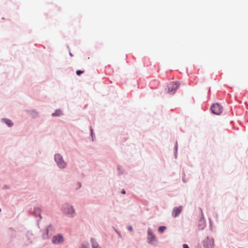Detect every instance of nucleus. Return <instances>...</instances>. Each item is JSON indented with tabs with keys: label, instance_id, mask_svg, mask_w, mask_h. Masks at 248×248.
Returning <instances> with one entry per match:
<instances>
[{
	"label": "nucleus",
	"instance_id": "14",
	"mask_svg": "<svg viewBox=\"0 0 248 248\" xmlns=\"http://www.w3.org/2000/svg\"><path fill=\"white\" fill-rule=\"evenodd\" d=\"M183 248H189L188 247V246L186 244H184V245H183Z\"/></svg>",
	"mask_w": 248,
	"mask_h": 248
},
{
	"label": "nucleus",
	"instance_id": "15",
	"mask_svg": "<svg viewBox=\"0 0 248 248\" xmlns=\"http://www.w3.org/2000/svg\"><path fill=\"white\" fill-rule=\"evenodd\" d=\"M128 229L130 231H132V227L131 226H130V227H129Z\"/></svg>",
	"mask_w": 248,
	"mask_h": 248
},
{
	"label": "nucleus",
	"instance_id": "9",
	"mask_svg": "<svg viewBox=\"0 0 248 248\" xmlns=\"http://www.w3.org/2000/svg\"><path fill=\"white\" fill-rule=\"evenodd\" d=\"M3 121L9 126H12L13 125V123L10 120L4 119Z\"/></svg>",
	"mask_w": 248,
	"mask_h": 248
},
{
	"label": "nucleus",
	"instance_id": "13",
	"mask_svg": "<svg viewBox=\"0 0 248 248\" xmlns=\"http://www.w3.org/2000/svg\"><path fill=\"white\" fill-rule=\"evenodd\" d=\"M84 72L83 71H81V70H78L76 71V74L78 75V76H80L81 74H82Z\"/></svg>",
	"mask_w": 248,
	"mask_h": 248
},
{
	"label": "nucleus",
	"instance_id": "11",
	"mask_svg": "<svg viewBox=\"0 0 248 248\" xmlns=\"http://www.w3.org/2000/svg\"><path fill=\"white\" fill-rule=\"evenodd\" d=\"M166 227L165 226H160L158 228V231L162 233L166 230Z\"/></svg>",
	"mask_w": 248,
	"mask_h": 248
},
{
	"label": "nucleus",
	"instance_id": "1",
	"mask_svg": "<svg viewBox=\"0 0 248 248\" xmlns=\"http://www.w3.org/2000/svg\"><path fill=\"white\" fill-rule=\"evenodd\" d=\"M179 86L178 82H171L168 85V93L173 94L175 93L176 90Z\"/></svg>",
	"mask_w": 248,
	"mask_h": 248
},
{
	"label": "nucleus",
	"instance_id": "6",
	"mask_svg": "<svg viewBox=\"0 0 248 248\" xmlns=\"http://www.w3.org/2000/svg\"><path fill=\"white\" fill-rule=\"evenodd\" d=\"M63 241V238L61 234L54 236L52 239V243L55 244L62 243Z\"/></svg>",
	"mask_w": 248,
	"mask_h": 248
},
{
	"label": "nucleus",
	"instance_id": "7",
	"mask_svg": "<svg viewBox=\"0 0 248 248\" xmlns=\"http://www.w3.org/2000/svg\"><path fill=\"white\" fill-rule=\"evenodd\" d=\"M148 242L150 244H153L154 242L156 240L155 237L152 232L151 229H148Z\"/></svg>",
	"mask_w": 248,
	"mask_h": 248
},
{
	"label": "nucleus",
	"instance_id": "5",
	"mask_svg": "<svg viewBox=\"0 0 248 248\" xmlns=\"http://www.w3.org/2000/svg\"><path fill=\"white\" fill-rule=\"evenodd\" d=\"M203 246L206 248H212L214 245V241L213 239L207 237L203 241Z\"/></svg>",
	"mask_w": 248,
	"mask_h": 248
},
{
	"label": "nucleus",
	"instance_id": "10",
	"mask_svg": "<svg viewBox=\"0 0 248 248\" xmlns=\"http://www.w3.org/2000/svg\"><path fill=\"white\" fill-rule=\"evenodd\" d=\"M62 114V111L60 110H56L55 112L52 114L53 116H59Z\"/></svg>",
	"mask_w": 248,
	"mask_h": 248
},
{
	"label": "nucleus",
	"instance_id": "4",
	"mask_svg": "<svg viewBox=\"0 0 248 248\" xmlns=\"http://www.w3.org/2000/svg\"><path fill=\"white\" fill-rule=\"evenodd\" d=\"M55 160L59 167L64 168L66 166V163L63 161V158L61 155H56L55 156Z\"/></svg>",
	"mask_w": 248,
	"mask_h": 248
},
{
	"label": "nucleus",
	"instance_id": "17",
	"mask_svg": "<svg viewBox=\"0 0 248 248\" xmlns=\"http://www.w3.org/2000/svg\"><path fill=\"white\" fill-rule=\"evenodd\" d=\"M117 232L118 233V234L119 235V236H121V234H120V233L119 232Z\"/></svg>",
	"mask_w": 248,
	"mask_h": 248
},
{
	"label": "nucleus",
	"instance_id": "12",
	"mask_svg": "<svg viewBox=\"0 0 248 248\" xmlns=\"http://www.w3.org/2000/svg\"><path fill=\"white\" fill-rule=\"evenodd\" d=\"M92 247L93 248H99L98 244L95 241L92 242Z\"/></svg>",
	"mask_w": 248,
	"mask_h": 248
},
{
	"label": "nucleus",
	"instance_id": "3",
	"mask_svg": "<svg viewBox=\"0 0 248 248\" xmlns=\"http://www.w3.org/2000/svg\"><path fill=\"white\" fill-rule=\"evenodd\" d=\"M63 212L67 215L72 216L75 213V210L72 206L65 204L63 206Z\"/></svg>",
	"mask_w": 248,
	"mask_h": 248
},
{
	"label": "nucleus",
	"instance_id": "8",
	"mask_svg": "<svg viewBox=\"0 0 248 248\" xmlns=\"http://www.w3.org/2000/svg\"><path fill=\"white\" fill-rule=\"evenodd\" d=\"M182 210V207L179 206V207L174 208L173 211L172 213L173 217H175L179 215Z\"/></svg>",
	"mask_w": 248,
	"mask_h": 248
},
{
	"label": "nucleus",
	"instance_id": "2",
	"mask_svg": "<svg viewBox=\"0 0 248 248\" xmlns=\"http://www.w3.org/2000/svg\"><path fill=\"white\" fill-rule=\"evenodd\" d=\"M211 110L214 114L219 115L222 112V108L219 104L216 103L211 106Z\"/></svg>",
	"mask_w": 248,
	"mask_h": 248
},
{
	"label": "nucleus",
	"instance_id": "16",
	"mask_svg": "<svg viewBox=\"0 0 248 248\" xmlns=\"http://www.w3.org/2000/svg\"><path fill=\"white\" fill-rule=\"evenodd\" d=\"M122 194H125V191L124 190H123L122 191Z\"/></svg>",
	"mask_w": 248,
	"mask_h": 248
}]
</instances>
